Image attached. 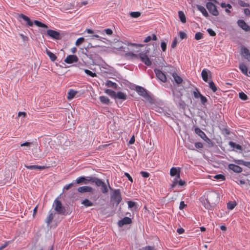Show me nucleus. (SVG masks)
Masks as SVG:
<instances>
[{
  "mask_svg": "<svg viewBox=\"0 0 250 250\" xmlns=\"http://www.w3.org/2000/svg\"><path fill=\"white\" fill-rule=\"evenodd\" d=\"M220 200L218 192L214 191H208L204 195V198H201L202 205L206 209H209L211 207L219 203Z\"/></svg>",
  "mask_w": 250,
  "mask_h": 250,
  "instance_id": "nucleus-1",
  "label": "nucleus"
},
{
  "mask_svg": "<svg viewBox=\"0 0 250 250\" xmlns=\"http://www.w3.org/2000/svg\"><path fill=\"white\" fill-rule=\"evenodd\" d=\"M95 185L99 188L100 190L103 194L107 193L108 191L109 188L110 190L112 189L108 180H107V183H105L104 180L99 178L98 177H95Z\"/></svg>",
  "mask_w": 250,
  "mask_h": 250,
  "instance_id": "nucleus-2",
  "label": "nucleus"
},
{
  "mask_svg": "<svg viewBox=\"0 0 250 250\" xmlns=\"http://www.w3.org/2000/svg\"><path fill=\"white\" fill-rule=\"evenodd\" d=\"M111 190H112V192L111 194V201L113 204H116V206H117L122 200L120 190L119 189H112Z\"/></svg>",
  "mask_w": 250,
  "mask_h": 250,
  "instance_id": "nucleus-3",
  "label": "nucleus"
},
{
  "mask_svg": "<svg viewBox=\"0 0 250 250\" xmlns=\"http://www.w3.org/2000/svg\"><path fill=\"white\" fill-rule=\"evenodd\" d=\"M53 207L55 210L56 211L58 214L63 215H67V213H66L65 208L62 206L61 201L57 199L54 200Z\"/></svg>",
  "mask_w": 250,
  "mask_h": 250,
  "instance_id": "nucleus-4",
  "label": "nucleus"
},
{
  "mask_svg": "<svg viewBox=\"0 0 250 250\" xmlns=\"http://www.w3.org/2000/svg\"><path fill=\"white\" fill-rule=\"evenodd\" d=\"M135 90L139 95L142 96L144 98L148 99L150 98L146 90L144 87L140 86H137L135 87Z\"/></svg>",
  "mask_w": 250,
  "mask_h": 250,
  "instance_id": "nucleus-5",
  "label": "nucleus"
},
{
  "mask_svg": "<svg viewBox=\"0 0 250 250\" xmlns=\"http://www.w3.org/2000/svg\"><path fill=\"white\" fill-rule=\"evenodd\" d=\"M95 39L97 40L102 41L104 42H105V41H107L108 40L105 38V34L104 32V30H97L95 32Z\"/></svg>",
  "mask_w": 250,
  "mask_h": 250,
  "instance_id": "nucleus-6",
  "label": "nucleus"
},
{
  "mask_svg": "<svg viewBox=\"0 0 250 250\" xmlns=\"http://www.w3.org/2000/svg\"><path fill=\"white\" fill-rule=\"evenodd\" d=\"M47 35L53 39L59 40L61 38L60 33L53 30H48L47 31Z\"/></svg>",
  "mask_w": 250,
  "mask_h": 250,
  "instance_id": "nucleus-7",
  "label": "nucleus"
},
{
  "mask_svg": "<svg viewBox=\"0 0 250 250\" xmlns=\"http://www.w3.org/2000/svg\"><path fill=\"white\" fill-rule=\"evenodd\" d=\"M79 59L77 56L74 55H70L66 57L64 61L68 64H71L74 62H77Z\"/></svg>",
  "mask_w": 250,
  "mask_h": 250,
  "instance_id": "nucleus-8",
  "label": "nucleus"
},
{
  "mask_svg": "<svg viewBox=\"0 0 250 250\" xmlns=\"http://www.w3.org/2000/svg\"><path fill=\"white\" fill-rule=\"evenodd\" d=\"M157 78L161 80L162 82L167 81V77L166 75L160 70L156 69L154 70Z\"/></svg>",
  "mask_w": 250,
  "mask_h": 250,
  "instance_id": "nucleus-9",
  "label": "nucleus"
},
{
  "mask_svg": "<svg viewBox=\"0 0 250 250\" xmlns=\"http://www.w3.org/2000/svg\"><path fill=\"white\" fill-rule=\"evenodd\" d=\"M141 60L147 66H150L152 62L146 53H140L139 55Z\"/></svg>",
  "mask_w": 250,
  "mask_h": 250,
  "instance_id": "nucleus-10",
  "label": "nucleus"
},
{
  "mask_svg": "<svg viewBox=\"0 0 250 250\" xmlns=\"http://www.w3.org/2000/svg\"><path fill=\"white\" fill-rule=\"evenodd\" d=\"M238 25L240 27L246 31H250V26H249L245 21L243 20H239L237 21Z\"/></svg>",
  "mask_w": 250,
  "mask_h": 250,
  "instance_id": "nucleus-11",
  "label": "nucleus"
},
{
  "mask_svg": "<svg viewBox=\"0 0 250 250\" xmlns=\"http://www.w3.org/2000/svg\"><path fill=\"white\" fill-rule=\"evenodd\" d=\"M228 167L229 169L236 173H241L243 170L242 167L238 165H235L232 164H229Z\"/></svg>",
  "mask_w": 250,
  "mask_h": 250,
  "instance_id": "nucleus-12",
  "label": "nucleus"
},
{
  "mask_svg": "<svg viewBox=\"0 0 250 250\" xmlns=\"http://www.w3.org/2000/svg\"><path fill=\"white\" fill-rule=\"evenodd\" d=\"M132 220L131 218L128 217H125L118 222V225L120 227H123L125 225L130 224Z\"/></svg>",
  "mask_w": 250,
  "mask_h": 250,
  "instance_id": "nucleus-13",
  "label": "nucleus"
},
{
  "mask_svg": "<svg viewBox=\"0 0 250 250\" xmlns=\"http://www.w3.org/2000/svg\"><path fill=\"white\" fill-rule=\"evenodd\" d=\"M25 167L28 169L43 170L47 168L45 166H40L38 165H25Z\"/></svg>",
  "mask_w": 250,
  "mask_h": 250,
  "instance_id": "nucleus-14",
  "label": "nucleus"
},
{
  "mask_svg": "<svg viewBox=\"0 0 250 250\" xmlns=\"http://www.w3.org/2000/svg\"><path fill=\"white\" fill-rule=\"evenodd\" d=\"M19 17L22 19L24 21L26 22V24L28 26H32L33 25V22L31 21L30 18L26 16V15H24L23 14H21L19 15Z\"/></svg>",
  "mask_w": 250,
  "mask_h": 250,
  "instance_id": "nucleus-15",
  "label": "nucleus"
},
{
  "mask_svg": "<svg viewBox=\"0 0 250 250\" xmlns=\"http://www.w3.org/2000/svg\"><path fill=\"white\" fill-rule=\"evenodd\" d=\"M194 131H195V132L196 133V134H197L198 136H199L203 140H206V139H208V138L207 137V135L204 133V132H203L199 128L195 127Z\"/></svg>",
  "mask_w": 250,
  "mask_h": 250,
  "instance_id": "nucleus-16",
  "label": "nucleus"
},
{
  "mask_svg": "<svg viewBox=\"0 0 250 250\" xmlns=\"http://www.w3.org/2000/svg\"><path fill=\"white\" fill-rule=\"evenodd\" d=\"M242 54L249 62H250V53L247 48L244 47L242 49Z\"/></svg>",
  "mask_w": 250,
  "mask_h": 250,
  "instance_id": "nucleus-17",
  "label": "nucleus"
},
{
  "mask_svg": "<svg viewBox=\"0 0 250 250\" xmlns=\"http://www.w3.org/2000/svg\"><path fill=\"white\" fill-rule=\"evenodd\" d=\"M92 188L88 186H83L78 188V191L81 193L90 192L92 191Z\"/></svg>",
  "mask_w": 250,
  "mask_h": 250,
  "instance_id": "nucleus-18",
  "label": "nucleus"
},
{
  "mask_svg": "<svg viewBox=\"0 0 250 250\" xmlns=\"http://www.w3.org/2000/svg\"><path fill=\"white\" fill-rule=\"evenodd\" d=\"M196 7H197V9L199 11H200L205 17H208V13L204 6L200 5H197Z\"/></svg>",
  "mask_w": 250,
  "mask_h": 250,
  "instance_id": "nucleus-19",
  "label": "nucleus"
},
{
  "mask_svg": "<svg viewBox=\"0 0 250 250\" xmlns=\"http://www.w3.org/2000/svg\"><path fill=\"white\" fill-rule=\"evenodd\" d=\"M172 75L176 83L181 84L182 83L183 79L176 73H173Z\"/></svg>",
  "mask_w": 250,
  "mask_h": 250,
  "instance_id": "nucleus-20",
  "label": "nucleus"
},
{
  "mask_svg": "<svg viewBox=\"0 0 250 250\" xmlns=\"http://www.w3.org/2000/svg\"><path fill=\"white\" fill-rule=\"evenodd\" d=\"M77 93V91L73 89H70L67 94V99L70 100L73 99Z\"/></svg>",
  "mask_w": 250,
  "mask_h": 250,
  "instance_id": "nucleus-21",
  "label": "nucleus"
},
{
  "mask_svg": "<svg viewBox=\"0 0 250 250\" xmlns=\"http://www.w3.org/2000/svg\"><path fill=\"white\" fill-rule=\"evenodd\" d=\"M116 98L123 100H125L127 99V95L124 92L119 91L116 93Z\"/></svg>",
  "mask_w": 250,
  "mask_h": 250,
  "instance_id": "nucleus-22",
  "label": "nucleus"
},
{
  "mask_svg": "<svg viewBox=\"0 0 250 250\" xmlns=\"http://www.w3.org/2000/svg\"><path fill=\"white\" fill-rule=\"evenodd\" d=\"M239 69L241 70V71L244 74H245L247 76H248V68L245 64H244L243 63H241L239 64Z\"/></svg>",
  "mask_w": 250,
  "mask_h": 250,
  "instance_id": "nucleus-23",
  "label": "nucleus"
},
{
  "mask_svg": "<svg viewBox=\"0 0 250 250\" xmlns=\"http://www.w3.org/2000/svg\"><path fill=\"white\" fill-rule=\"evenodd\" d=\"M157 40V37L156 35L154 34H153L152 35V36H148L146 37L145 39L144 42L145 43H147V42H149L151 40L156 41Z\"/></svg>",
  "mask_w": 250,
  "mask_h": 250,
  "instance_id": "nucleus-24",
  "label": "nucleus"
},
{
  "mask_svg": "<svg viewBox=\"0 0 250 250\" xmlns=\"http://www.w3.org/2000/svg\"><path fill=\"white\" fill-rule=\"evenodd\" d=\"M179 172H180V167H172L170 170V175L171 176H175Z\"/></svg>",
  "mask_w": 250,
  "mask_h": 250,
  "instance_id": "nucleus-25",
  "label": "nucleus"
},
{
  "mask_svg": "<svg viewBox=\"0 0 250 250\" xmlns=\"http://www.w3.org/2000/svg\"><path fill=\"white\" fill-rule=\"evenodd\" d=\"M45 52H46V54L48 56V57H49L50 59L52 61L54 62V61H55L57 59L56 56L54 54L52 53L48 49H46Z\"/></svg>",
  "mask_w": 250,
  "mask_h": 250,
  "instance_id": "nucleus-26",
  "label": "nucleus"
},
{
  "mask_svg": "<svg viewBox=\"0 0 250 250\" xmlns=\"http://www.w3.org/2000/svg\"><path fill=\"white\" fill-rule=\"evenodd\" d=\"M229 145L233 148H236L239 150H242V147L238 144H236L235 143L230 141L229 143Z\"/></svg>",
  "mask_w": 250,
  "mask_h": 250,
  "instance_id": "nucleus-27",
  "label": "nucleus"
},
{
  "mask_svg": "<svg viewBox=\"0 0 250 250\" xmlns=\"http://www.w3.org/2000/svg\"><path fill=\"white\" fill-rule=\"evenodd\" d=\"M75 182L77 184H86L88 183V180L84 177H80L76 180Z\"/></svg>",
  "mask_w": 250,
  "mask_h": 250,
  "instance_id": "nucleus-28",
  "label": "nucleus"
},
{
  "mask_svg": "<svg viewBox=\"0 0 250 250\" xmlns=\"http://www.w3.org/2000/svg\"><path fill=\"white\" fill-rule=\"evenodd\" d=\"M208 70L207 69H204L201 72L202 78L205 82H207L208 81Z\"/></svg>",
  "mask_w": 250,
  "mask_h": 250,
  "instance_id": "nucleus-29",
  "label": "nucleus"
},
{
  "mask_svg": "<svg viewBox=\"0 0 250 250\" xmlns=\"http://www.w3.org/2000/svg\"><path fill=\"white\" fill-rule=\"evenodd\" d=\"M234 162L238 165H241L247 167L249 166V165L250 164L249 163V162L244 161V160H234Z\"/></svg>",
  "mask_w": 250,
  "mask_h": 250,
  "instance_id": "nucleus-30",
  "label": "nucleus"
},
{
  "mask_svg": "<svg viewBox=\"0 0 250 250\" xmlns=\"http://www.w3.org/2000/svg\"><path fill=\"white\" fill-rule=\"evenodd\" d=\"M54 218V214L53 213H50L46 217L45 219V222L47 224V226H49L50 223L52 222L53 219Z\"/></svg>",
  "mask_w": 250,
  "mask_h": 250,
  "instance_id": "nucleus-31",
  "label": "nucleus"
},
{
  "mask_svg": "<svg viewBox=\"0 0 250 250\" xmlns=\"http://www.w3.org/2000/svg\"><path fill=\"white\" fill-rule=\"evenodd\" d=\"M178 15L181 21L183 23H185L186 22V18L183 12L181 11H179Z\"/></svg>",
  "mask_w": 250,
  "mask_h": 250,
  "instance_id": "nucleus-32",
  "label": "nucleus"
},
{
  "mask_svg": "<svg viewBox=\"0 0 250 250\" xmlns=\"http://www.w3.org/2000/svg\"><path fill=\"white\" fill-rule=\"evenodd\" d=\"M100 99L101 102L104 104H108L109 103L110 100L109 98L106 96H100Z\"/></svg>",
  "mask_w": 250,
  "mask_h": 250,
  "instance_id": "nucleus-33",
  "label": "nucleus"
},
{
  "mask_svg": "<svg viewBox=\"0 0 250 250\" xmlns=\"http://www.w3.org/2000/svg\"><path fill=\"white\" fill-rule=\"evenodd\" d=\"M208 85L209 87L212 90V91L213 92H215L217 91V88L213 81H210L208 83Z\"/></svg>",
  "mask_w": 250,
  "mask_h": 250,
  "instance_id": "nucleus-34",
  "label": "nucleus"
},
{
  "mask_svg": "<svg viewBox=\"0 0 250 250\" xmlns=\"http://www.w3.org/2000/svg\"><path fill=\"white\" fill-rule=\"evenodd\" d=\"M106 93L110 95L112 98L114 99L116 98V92L111 89H107L106 90Z\"/></svg>",
  "mask_w": 250,
  "mask_h": 250,
  "instance_id": "nucleus-35",
  "label": "nucleus"
},
{
  "mask_svg": "<svg viewBox=\"0 0 250 250\" xmlns=\"http://www.w3.org/2000/svg\"><path fill=\"white\" fill-rule=\"evenodd\" d=\"M34 23H35V24L36 25H37L38 27L45 28H48V26L46 24H45L44 23H42L41 21H38L35 20L34 21Z\"/></svg>",
  "mask_w": 250,
  "mask_h": 250,
  "instance_id": "nucleus-36",
  "label": "nucleus"
},
{
  "mask_svg": "<svg viewBox=\"0 0 250 250\" xmlns=\"http://www.w3.org/2000/svg\"><path fill=\"white\" fill-rule=\"evenodd\" d=\"M32 145H33V143L32 142H24L23 143L21 144V146L26 147L24 149L27 150H29L30 149V147Z\"/></svg>",
  "mask_w": 250,
  "mask_h": 250,
  "instance_id": "nucleus-37",
  "label": "nucleus"
},
{
  "mask_svg": "<svg viewBox=\"0 0 250 250\" xmlns=\"http://www.w3.org/2000/svg\"><path fill=\"white\" fill-rule=\"evenodd\" d=\"M238 4L241 7H249L250 6L249 3L246 2L242 0H238Z\"/></svg>",
  "mask_w": 250,
  "mask_h": 250,
  "instance_id": "nucleus-38",
  "label": "nucleus"
},
{
  "mask_svg": "<svg viewBox=\"0 0 250 250\" xmlns=\"http://www.w3.org/2000/svg\"><path fill=\"white\" fill-rule=\"evenodd\" d=\"M236 206V204L235 202H229L227 204V208L229 209L232 210Z\"/></svg>",
  "mask_w": 250,
  "mask_h": 250,
  "instance_id": "nucleus-39",
  "label": "nucleus"
},
{
  "mask_svg": "<svg viewBox=\"0 0 250 250\" xmlns=\"http://www.w3.org/2000/svg\"><path fill=\"white\" fill-rule=\"evenodd\" d=\"M239 98L244 101L247 100L248 99L247 95L243 92H241L239 93Z\"/></svg>",
  "mask_w": 250,
  "mask_h": 250,
  "instance_id": "nucleus-40",
  "label": "nucleus"
},
{
  "mask_svg": "<svg viewBox=\"0 0 250 250\" xmlns=\"http://www.w3.org/2000/svg\"><path fill=\"white\" fill-rule=\"evenodd\" d=\"M82 204H83L85 207H90L92 206L93 204L88 199H85L82 202Z\"/></svg>",
  "mask_w": 250,
  "mask_h": 250,
  "instance_id": "nucleus-41",
  "label": "nucleus"
},
{
  "mask_svg": "<svg viewBox=\"0 0 250 250\" xmlns=\"http://www.w3.org/2000/svg\"><path fill=\"white\" fill-rule=\"evenodd\" d=\"M130 15L131 17L136 18L140 16L141 13L139 12H131Z\"/></svg>",
  "mask_w": 250,
  "mask_h": 250,
  "instance_id": "nucleus-42",
  "label": "nucleus"
},
{
  "mask_svg": "<svg viewBox=\"0 0 250 250\" xmlns=\"http://www.w3.org/2000/svg\"><path fill=\"white\" fill-rule=\"evenodd\" d=\"M214 178H215L217 180H222V181L225 180V176L222 174H220L215 175L214 176Z\"/></svg>",
  "mask_w": 250,
  "mask_h": 250,
  "instance_id": "nucleus-43",
  "label": "nucleus"
},
{
  "mask_svg": "<svg viewBox=\"0 0 250 250\" xmlns=\"http://www.w3.org/2000/svg\"><path fill=\"white\" fill-rule=\"evenodd\" d=\"M203 38V34L201 32H197L195 35V39L196 40H199Z\"/></svg>",
  "mask_w": 250,
  "mask_h": 250,
  "instance_id": "nucleus-44",
  "label": "nucleus"
},
{
  "mask_svg": "<svg viewBox=\"0 0 250 250\" xmlns=\"http://www.w3.org/2000/svg\"><path fill=\"white\" fill-rule=\"evenodd\" d=\"M139 250H155L154 247L147 246L144 247H142Z\"/></svg>",
  "mask_w": 250,
  "mask_h": 250,
  "instance_id": "nucleus-45",
  "label": "nucleus"
},
{
  "mask_svg": "<svg viewBox=\"0 0 250 250\" xmlns=\"http://www.w3.org/2000/svg\"><path fill=\"white\" fill-rule=\"evenodd\" d=\"M193 95L195 98H198L202 94L197 89H196L195 90L193 91Z\"/></svg>",
  "mask_w": 250,
  "mask_h": 250,
  "instance_id": "nucleus-46",
  "label": "nucleus"
},
{
  "mask_svg": "<svg viewBox=\"0 0 250 250\" xmlns=\"http://www.w3.org/2000/svg\"><path fill=\"white\" fill-rule=\"evenodd\" d=\"M179 35L181 40L186 39L187 38V34L183 31H180Z\"/></svg>",
  "mask_w": 250,
  "mask_h": 250,
  "instance_id": "nucleus-47",
  "label": "nucleus"
},
{
  "mask_svg": "<svg viewBox=\"0 0 250 250\" xmlns=\"http://www.w3.org/2000/svg\"><path fill=\"white\" fill-rule=\"evenodd\" d=\"M106 85L108 87H115L117 85V84L115 83L111 82V81H108L106 83Z\"/></svg>",
  "mask_w": 250,
  "mask_h": 250,
  "instance_id": "nucleus-48",
  "label": "nucleus"
},
{
  "mask_svg": "<svg viewBox=\"0 0 250 250\" xmlns=\"http://www.w3.org/2000/svg\"><path fill=\"white\" fill-rule=\"evenodd\" d=\"M84 38H80L77 39V40L76 42V45L78 46L82 44L84 42Z\"/></svg>",
  "mask_w": 250,
  "mask_h": 250,
  "instance_id": "nucleus-49",
  "label": "nucleus"
},
{
  "mask_svg": "<svg viewBox=\"0 0 250 250\" xmlns=\"http://www.w3.org/2000/svg\"><path fill=\"white\" fill-rule=\"evenodd\" d=\"M141 175L144 178H147L149 176V173L146 171H141L140 172Z\"/></svg>",
  "mask_w": 250,
  "mask_h": 250,
  "instance_id": "nucleus-50",
  "label": "nucleus"
},
{
  "mask_svg": "<svg viewBox=\"0 0 250 250\" xmlns=\"http://www.w3.org/2000/svg\"><path fill=\"white\" fill-rule=\"evenodd\" d=\"M207 31L211 36H215L216 35L215 32L211 29L208 28L207 29Z\"/></svg>",
  "mask_w": 250,
  "mask_h": 250,
  "instance_id": "nucleus-51",
  "label": "nucleus"
},
{
  "mask_svg": "<svg viewBox=\"0 0 250 250\" xmlns=\"http://www.w3.org/2000/svg\"><path fill=\"white\" fill-rule=\"evenodd\" d=\"M104 32L107 35H111L113 33V31L111 29L108 28L104 30Z\"/></svg>",
  "mask_w": 250,
  "mask_h": 250,
  "instance_id": "nucleus-52",
  "label": "nucleus"
},
{
  "mask_svg": "<svg viewBox=\"0 0 250 250\" xmlns=\"http://www.w3.org/2000/svg\"><path fill=\"white\" fill-rule=\"evenodd\" d=\"M127 204L128 208H131L135 206L136 203L134 202L130 201L127 202Z\"/></svg>",
  "mask_w": 250,
  "mask_h": 250,
  "instance_id": "nucleus-53",
  "label": "nucleus"
},
{
  "mask_svg": "<svg viewBox=\"0 0 250 250\" xmlns=\"http://www.w3.org/2000/svg\"><path fill=\"white\" fill-rule=\"evenodd\" d=\"M75 183V182H73L72 183H70L69 184H68V185H66L64 188H63V190H68L69 188H70L73 185H74V184Z\"/></svg>",
  "mask_w": 250,
  "mask_h": 250,
  "instance_id": "nucleus-54",
  "label": "nucleus"
},
{
  "mask_svg": "<svg viewBox=\"0 0 250 250\" xmlns=\"http://www.w3.org/2000/svg\"><path fill=\"white\" fill-rule=\"evenodd\" d=\"M161 47L163 51H165L167 49V44L165 42H162L161 43Z\"/></svg>",
  "mask_w": 250,
  "mask_h": 250,
  "instance_id": "nucleus-55",
  "label": "nucleus"
},
{
  "mask_svg": "<svg viewBox=\"0 0 250 250\" xmlns=\"http://www.w3.org/2000/svg\"><path fill=\"white\" fill-rule=\"evenodd\" d=\"M125 176L128 179V180L131 182V183H133V180L131 176L130 175V174L127 172H125L124 174Z\"/></svg>",
  "mask_w": 250,
  "mask_h": 250,
  "instance_id": "nucleus-56",
  "label": "nucleus"
},
{
  "mask_svg": "<svg viewBox=\"0 0 250 250\" xmlns=\"http://www.w3.org/2000/svg\"><path fill=\"white\" fill-rule=\"evenodd\" d=\"M195 146L197 148H202L203 147V145L202 143L197 142L195 144Z\"/></svg>",
  "mask_w": 250,
  "mask_h": 250,
  "instance_id": "nucleus-57",
  "label": "nucleus"
},
{
  "mask_svg": "<svg viewBox=\"0 0 250 250\" xmlns=\"http://www.w3.org/2000/svg\"><path fill=\"white\" fill-rule=\"evenodd\" d=\"M200 99H201V102H202V103L203 104H205L207 102V99L206 98V97H205L203 95H202L200 97Z\"/></svg>",
  "mask_w": 250,
  "mask_h": 250,
  "instance_id": "nucleus-58",
  "label": "nucleus"
},
{
  "mask_svg": "<svg viewBox=\"0 0 250 250\" xmlns=\"http://www.w3.org/2000/svg\"><path fill=\"white\" fill-rule=\"evenodd\" d=\"M177 42L176 38H175L173 41H172V42L171 45V47L172 48H174L176 45H177Z\"/></svg>",
  "mask_w": 250,
  "mask_h": 250,
  "instance_id": "nucleus-59",
  "label": "nucleus"
},
{
  "mask_svg": "<svg viewBox=\"0 0 250 250\" xmlns=\"http://www.w3.org/2000/svg\"><path fill=\"white\" fill-rule=\"evenodd\" d=\"M187 205L185 204L184 201H181L179 206V209L180 210H182L183 208H184Z\"/></svg>",
  "mask_w": 250,
  "mask_h": 250,
  "instance_id": "nucleus-60",
  "label": "nucleus"
},
{
  "mask_svg": "<svg viewBox=\"0 0 250 250\" xmlns=\"http://www.w3.org/2000/svg\"><path fill=\"white\" fill-rule=\"evenodd\" d=\"M84 72H85V73L86 74H87V75H89V76H91L92 77H94V73H93V72H91V71H90V70H88V69H85V70H84Z\"/></svg>",
  "mask_w": 250,
  "mask_h": 250,
  "instance_id": "nucleus-61",
  "label": "nucleus"
},
{
  "mask_svg": "<svg viewBox=\"0 0 250 250\" xmlns=\"http://www.w3.org/2000/svg\"><path fill=\"white\" fill-rule=\"evenodd\" d=\"M186 146L190 150H194V147H193V145L191 144H187L186 145Z\"/></svg>",
  "mask_w": 250,
  "mask_h": 250,
  "instance_id": "nucleus-62",
  "label": "nucleus"
},
{
  "mask_svg": "<svg viewBox=\"0 0 250 250\" xmlns=\"http://www.w3.org/2000/svg\"><path fill=\"white\" fill-rule=\"evenodd\" d=\"M177 183H178L177 179H174L172 184L171 185V188H174L176 186V185L177 184Z\"/></svg>",
  "mask_w": 250,
  "mask_h": 250,
  "instance_id": "nucleus-63",
  "label": "nucleus"
},
{
  "mask_svg": "<svg viewBox=\"0 0 250 250\" xmlns=\"http://www.w3.org/2000/svg\"><path fill=\"white\" fill-rule=\"evenodd\" d=\"M244 13L246 16L250 15V10L248 8H245L244 9Z\"/></svg>",
  "mask_w": 250,
  "mask_h": 250,
  "instance_id": "nucleus-64",
  "label": "nucleus"
}]
</instances>
